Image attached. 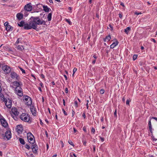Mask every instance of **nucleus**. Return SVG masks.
Wrapping results in <instances>:
<instances>
[{"mask_svg": "<svg viewBox=\"0 0 157 157\" xmlns=\"http://www.w3.org/2000/svg\"><path fill=\"white\" fill-rule=\"evenodd\" d=\"M83 130L85 132H86V127L85 126H84L83 128Z\"/></svg>", "mask_w": 157, "mask_h": 157, "instance_id": "nucleus-48", "label": "nucleus"}, {"mask_svg": "<svg viewBox=\"0 0 157 157\" xmlns=\"http://www.w3.org/2000/svg\"><path fill=\"white\" fill-rule=\"evenodd\" d=\"M20 118L21 120L25 122H29L30 120L28 114L25 113L21 114L20 116Z\"/></svg>", "mask_w": 157, "mask_h": 157, "instance_id": "nucleus-2", "label": "nucleus"}, {"mask_svg": "<svg viewBox=\"0 0 157 157\" xmlns=\"http://www.w3.org/2000/svg\"><path fill=\"white\" fill-rule=\"evenodd\" d=\"M68 143L73 147L74 146V145L73 143L72 142V141L71 140H69L68 141Z\"/></svg>", "mask_w": 157, "mask_h": 157, "instance_id": "nucleus-32", "label": "nucleus"}, {"mask_svg": "<svg viewBox=\"0 0 157 157\" xmlns=\"http://www.w3.org/2000/svg\"><path fill=\"white\" fill-rule=\"evenodd\" d=\"M19 67L20 70L22 71L23 74H25V71L24 69H23L21 67Z\"/></svg>", "mask_w": 157, "mask_h": 157, "instance_id": "nucleus-30", "label": "nucleus"}, {"mask_svg": "<svg viewBox=\"0 0 157 157\" xmlns=\"http://www.w3.org/2000/svg\"><path fill=\"white\" fill-rule=\"evenodd\" d=\"M17 49L20 51H22L24 49V48L22 46L18 45L17 47Z\"/></svg>", "mask_w": 157, "mask_h": 157, "instance_id": "nucleus-26", "label": "nucleus"}, {"mask_svg": "<svg viewBox=\"0 0 157 157\" xmlns=\"http://www.w3.org/2000/svg\"><path fill=\"white\" fill-rule=\"evenodd\" d=\"M65 92L66 93H67L68 92V89L67 88H66L65 89Z\"/></svg>", "mask_w": 157, "mask_h": 157, "instance_id": "nucleus-45", "label": "nucleus"}, {"mask_svg": "<svg viewBox=\"0 0 157 157\" xmlns=\"http://www.w3.org/2000/svg\"><path fill=\"white\" fill-rule=\"evenodd\" d=\"M49 2L51 3H53L52 0H49Z\"/></svg>", "mask_w": 157, "mask_h": 157, "instance_id": "nucleus-64", "label": "nucleus"}, {"mask_svg": "<svg viewBox=\"0 0 157 157\" xmlns=\"http://www.w3.org/2000/svg\"><path fill=\"white\" fill-rule=\"evenodd\" d=\"M82 116H83V117L84 118H85V117H86V115H85V113H83Z\"/></svg>", "mask_w": 157, "mask_h": 157, "instance_id": "nucleus-53", "label": "nucleus"}, {"mask_svg": "<svg viewBox=\"0 0 157 157\" xmlns=\"http://www.w3.org/2000/svg\"><path fill=\"white\" fill-rule=\"evenodd\" d=\"M13 27L9 25H7L6 27V29L7 31H12L13 30Z\"/></svg>", "mask_w": 157, "mask_h": 157, "instance_id": "nucleus-18", "label": "nucleus"}, {"mask_svg": "<svg viewBox=\"0 0 157 157\" xmlns=\"http://www.w3.org/2000/svg\"><path fill=\"white\" fill-rule=\"evenodd\" d=\"M100 140H101L102 142H103L104 141V138H100Z\"/></svg>", "mask_w": 157, "mask_h": 157, "instance_id": "nucleus-52", "label": "nucleus"}, {"mask_svg": "<svg viewBox=\"0 0 157 157\" xmlns=\"http://www.w3.org/2000/svg\"><path fill=\"white\" fill-rule=\"evenodd\" d=\"M0 121L3 126L5 127H7L8 124L5 119L3 117L1 118Z\"/></svg>", "mask_w": 157, "mask_h": 157, "instance_id": "nucleus-11", "label": "nucleus"}, {"mask_svg": "<svg viewBox=\"0 0 157 157\" xmlns=\"http://www.w3.org/2000/svg\"><path fill=\"white\" fill-rule=\"evenodd\" d=\"M25 147L28 149H29L30 148V147L28 144H26L25 146Z\"/></svg>", "mask_w": 157, "mask_h": 157, "instance_id": "nucleus-36", "label": "nucleus"}, {"mask_svg": "<svg viewBox=\"0 0 157 157\" xmlns=\"http://www.w3.org/2000/svg\"><path fill=\"white\" fill-rule=\"evenodd\" d=\"M142 14V13L141 12L137 13V12H135V14H136V15H139V14Z\"/></svg>", "mask_w": 157, "mask_h": 157, "instance_id": "nucleus-44", "label": "nucleus"}, {"mask_svg": "<svg viewBox=\"0 0 157 157\" xmlns=\"http://www.w3.org/2000/svg\"><path fill=\"white\" fill-rule=\"evenodd\" d=\"M66 21L70 25H71L72 23L69 19H66Z\"/></svg>", "mask_w": 157, "mask_h": 157, "instance_id": "nucleus-33", "label": "nucleus"}, {"mask_svg": "<svg viewBox=\"0 0 157 157\" xmlns=\"http://www.w3.org/2000/svg\"><path fill=\"white\" fill-rule=\"evenodd\" d=\"M24 100L25 101L26 104L28 105H31L32 103V99L28 96H24Z\"/></svg>", "mask_w": 157, "mask_h": 157, "instance_id": "nucleus-3", "label": "nucleus"}, {"mask_svg": "<svg viewBox=\"0 0 157 157\" xmlns=\"http://www.w3.org/2000/svg\"><path fill=\"white\" fill-rule=\"evenodd\" d=\"M11 134L10 131H7L5 133V137H11Z\"/></svg>", "mask_w": 157, "mask_h": 157, "instance_id": "nucleus-14", "label": "nucleus"}, {"mask_svg": "<svg viewBox=\"0 0 157 157\" xmlns=\"http://www.w3.org/2000/svg\"><path fill=\"white\" fill-rule=\"evenodd\" d=\"M30 19L31 20V22L33 25H34L35 26V29H36L37 28V25H44L46 24L45 21L42 19H40L39 17H32Z\"/></svg>", "mask_w": 157, "mask_h": 157, "instance_id": "nucleus-1", "label": "nucleus"}, {"mask_svg": "<svg viewBox=\"0 0 157 157\" xmlns=\"http://www.w3.org/2000/svg\"><path fill=\"white\" fill-rule=\"evenodd\" d=\"M152 140L153 141H155L156 140H157V139H155V138H152Z\"/></svg>", "mask_w": 157, "mask_h": 157, "instance_id": "nucleus-62", "label": "nucleus"}, {"mask_svg": "<svg viewBox=\"0 0 157 157\" xmlns=\"http://www.w3.org/2000/svg\"><path fill=\"white\" fill-rule=\"evenodd\" d=\"M30 110L32 114L34 116H36V110L35 108L33 106H32L30 108Z\"/></svg>", "mask_w": 157, "mask_h": 157, "instance_id": "nucleus-13", "label": "nucleus"}, {"mask_svg": "<svg viewBox=\"0 0 157 157\" xmlns=\"http://www.w3.org/2000/svg\"><path fill=\"white\" fill-rule=\"evenodd\" d=\"M8 22H6L4 24V25L6 27L7 25H8Z\"/></svg>", "mask_w": 157, "mask_h": 157, "instance_id": "nucleus-43", "label": "nucleus"}, {"mask_svg": "<svg viewBox=\"0 0 157 157\" xmlns=\"http://www.w3.org/2000/svg\"><path fill=\"white\" fill-rule=\"evenodd\" d=\"M52 14V13H50L48 14V15L47 18L48 19V21H50L51 20Z\"/></svg>", "mask_w": 157, "mask_h": 157, "instance_id": "nucleus-27", "label": "nucleus"}, {"mask_svg": "<svg viewBox=\"0 0 157 157\" xmlns=\"http://www.w3.org/2000/svg\"><path fill=\"white\" fill-rule=\"evenodd\" d=\"M83 142V144L84 145H86V141H85V140H83L82 141Z\"/></svg>", "mask_w": 157, "mask_h": 157, "instance_id": "nucleus-50", "label": "nucleus"}, {"mask_svg": "<svg viewBox=\"0 0 157 157\" xmlns=\"http://www.w3.org/2000/svg\"><path fill=\"white\" fill-rule=\"evenodd\" d=\"M100 93L101 94H103L105 92V90L103 89H101L100 90Z\"/></svg>", "mask_w": 157, "mask_h": 157, "instance_id": "nucleus-35", "label": "nucleus"}, {"mask_svg": "<svg viewBox=\"0 0 157 157\" xmlns=\"http://www.w3.org/2000/svg\"><path fill=\"white\" fill-rule=\"evenodd\" d=\"M13 84L14 86H16V87H20V84L19 82H17V81H14L13 82Z\"/></svg>", "mask_w": 157, "mask_h": 157, "instance_id": "nucleus-28", "label": "nucleus"}, {"mask_svg": "<svg viewBox=\"0 0 157 157\" xmlns=\"http://www.w3.org/2000/svg\"><path fill=\"white\" fill-rule=\"evenodd\" d=\"M151 118L157 121V117H152Z\"/></svg>", "mask_w": 157, "mask_h": 157, "instance_id": "nucleus-51", "label": "nucleus"}, {"mask_svg": "<svg viewBox=\"0 0 157 157\" xmlns=\"http://www.w3.org/2000/svg\"><path fill=\"white\" fill-rule=\"evenodd\" d=\"M60 142L61 144H62V147H63L64 146V144H63V141L61 140L60 141Z\"/></svg>", "mask_w": 157, "mask_h": 157, "instance_id": "nucleus-46", "label": "nucleus"}, {"mask_svg": "<svg viewBox=\"0 0 157 157\" xmlns=\"http://www.w3.org/2000/svg\"><path fill=\"white\" fill-rule=\"evenodd\" d=\"M95 62H96V59H95V60H94L92 62V63L93 64H94V63H95Z\"/></svg>", "mask_w": 157, "mask_h": 157, "instance_id": "nucleus-60", "label": "nucleus"}, {"mask_svg": "<svg viewBox=\"0 0 157 157\" xmlns=\"http://www.w3.org/2000/svg\"><path fill=\"white\" fill-rule=\"evenodd\" d=\"M25 22L23 21H21L19 23H18V25L20 27H23L24 26Z\"/></svg>", "mask_w": 157, "mask_h": 157, "instance_id": "nucleus-24", "label": "nucleus"}, {"mask_svg": "<svg viewBox=\"0 0 157 157\" xmlns=\"http://www.w3.org/2000/svg\"><path fill=\"white\" fill-rule=\"evenodd\" d=\"M4 101L5 102V105L8 108L10 109L12 106V103L10 100H9L8 101H7L6 99L4 98Z\"/></svg>", "mask_w": 157, "mask_h": 157, "instance_id": "nucleus-10", "label": "nucleus"}, {"mask_svg": "<svg viewBox=\"0 0 157 157\" xmlns=\"http://www.w3.org/2000/svg\"><path fill=\"white\" fill-rule=\"evenodd\" d=\"M137 57V55H134L133 56V60H135Z\"/></svg>", "mask_w": 157, "mask_h": 157, "instance_id": "nucleus-31", "label": "nucleus"}, {"mask_svg": "<svg viewBox=\"0 0 157 157\" xmlns=\"http://www.w3.org/2000/svg\"><path fill=\"white\" fill-rule=\"evenodd\" d=\"M118 42L116 41V42H113L112 44L110 46V48H113L116 46H117L118 44Z\"/></svg>", "mask_w": 157, "mask_h": 157, "instance_id": "nucleus-19", "label": "nucleus"}, {"mask_svg": "<svg viewBox=\"0 0 157 157\" xmlns=\"http://www.w3.org/2000/svg\"><path fill=\"white\" fill-rule=\"evenodd\" d=\"M62 111L65 115H67V113L65 112V110L63 109H62Z\"/></svg>", "mask_w": 157, "mask_h": 157, "instance_id": "nucleus-39", "label": "nucleus"}, {"mask_svg": "<svg viewBox=\"0 0 157 157\" xmlns=\"http://www.w3.org/2000/svg\"><path fill=\"white\" fill-rule=\"evenodd\" d=\"M63 105L65 106V102L64 99L63 100Z\"/></svg>", "mask_w": 157, "mask_h": 157, "instance_id": "nucleus-55", "label": "nucleus"}, {"mask_svg": "<svg viewBox=\"0 0 157 157\" xmlns=\"http://www.w3.org/2000/svg\"><path fill=\"white\" fill-rule=\"evenodd\" d=\"M125 101V97H124L122 98V101L123 102H124Z\"/></svg>", "mask_w": 157, "mask_h": 157, "instance_id": "nucleus-58", "label": "nucleus"}, {"mask_svg": "<svg viewBox=\"0 0 157 157\" xmlns=\"http://www.w3.org/2000/svg\"><path fill=\"white\" fill-rule=\"evenodd\" d=\"M119 17L120 18H121L122 17V15L121 13H119Z\"/></svg>", "mask_w": 157, "mask_h": 157, "instance_id": "nucleus-54", "label": "nucleus"}, {"mask_svg": "<svg viewBox=\"0 0 157 157\" xmlns=\"http://www.w3.org/2000/svg\"><path fill=\"white\" fill-rule=\"evenodd\" d=\"M73 130H74V133L76 132L77 131L76 130V129L75 128H73Z\"/></svg>", "mask_w": 157, "mask_h": 157, "instance_id": "nucleus-56", "label": "nucleus"}, {"mask_svg": "<svg viewBox=\"0 0 157 157\" xmlns=\"http://www.w3.org/2000/svg\"><path fill=\"white\" fill-rule=\"evenodd\" d=\"M37 147L35 145H33L32 146V150L34 153H36L37 151Z\"/></svg>", "mask_w": 157, "mask_h": 157, "instance_id": "nucleus-17", "label": "nucleus"}, {"mask_svg": "<svg viewBox=\"0 0 157 157\" xmlns=\"http://www.w3.org/2000/svg\"><path fill=\"white\" fill-rule=\"evenodd\" d=\"M75 106L76 108H77L78 107V106L77 101H75Z\"/></svg>", "mask_w": 157, "mask_h": 157, "instance_id": "nucleus-40", "label": "nucleus"}, {"mask_svg": "<svg viewBox=\"0 0 157 157\" xmlns=\"http://www.w3.org/2000/svg\"><path fill=\"white\" fill-rule=\"evenodd\" d=\"M41 77L42 78H44V76L43 74L41 75Z\"/></svg>", "mask_w": 157, "mask_h": 157, "instance_id": "nucleus-63", "label": "nucleus"}, {"mask_svg": "<svg viewBox=\"0 0 157 157\" xmlns=\"http://www.w3.org/2000/svg\"><path fill=\"white\" fill-rule=\"evenodd\" d=\"M20 143L22 144H25V142L24 139L22 138H19V139Z\"/></svg>", "mask_w": 157, "mask_h": 157, "instance_id": "nucleus-29", "label": "nucleus"}, {"mask_svg": "<svg viewBox=\"0 0 157 157\" xmlns=\"http://www.w3.org/2000/svg\"><path fill=\"white\" fill-rule=\"evenodd\" d=\"M131 30V28L130 27H128L126 28V29H124V32L127 34H128V32L130 31Z\"/></svg>", "mask_w": 157, "mask_h": 157, "instance_id": "nucleus-25", "label": "nucleus"}, {"mask_svg": "<svg viewBox=\"0 0 157 157\" xmlns=\"http://www.w3.org/2000/svg\"><path fill=\"white\" fill-rule=\"evenodd\" d=\"M31 5V3H29L28 4L25 5L24 8L25 10L28 11H31L33 9V7Z\"/></svg>", "mask_w": 157, "mask_h": 157, "instance_id": "nucleus-8", "label": "nucleus"}, {"mask_svg": "<svg viewBox=\"0 0 157 157\" xmlns=\"http://www.w3.org/2000/svg\"><path fill=\"white\" fill-rule=\"evenodd\" d=\"M117 109H116L115 110V111L114 113V116L116 118L117 117Z\"/></svg>", "mask_w": 157, "mask_h": 157, "instance_id": "nucleus-37", "label": "nucleus"}, {"mask_svg": "<svg viewBox=\"0 0 157 157\" xmlns=\"http://www.w3.org/2000/svg\"><path fill=\"white\" fill-rule=\"evenodd\" d=\"M148 125L149 126V128L150 131L151 133L152 132V127H151V119H150L149 121L148 122Z\"/></svg>", "mask_w": 157, "mask_h": 157, "instance_id": "nucleus-23", "label": "nucleus"}, {"mask_svg": "<svg viewBox=\"0 0 157 157\" xmlns=\"http://www.w3.org/2000/svg\"><path fill=\"white\" fill-rule=\"evenodd\" d=\"M121 5L122 6H123V7H124V4L122 3V2H121Z\"/></svg>", "mask_w": 157, "mask_h": 157, "instance_id": "nucleus-59", "label": "nucleus"}, {"mask_svg": "<svg viewBox=\"0 0 157 157\" xmlns=\"http://www.w3.org/2000/svg\"><path fill=\"white\" fill-rule=\"evenodd\" d=\"M35 26L33 25L30 21L29 22V23L25 24L24 26V29H29L33 28L35 29Z\"/></svg>", "mask_w": 157, "mask_h": 157, "instance_id": "nucleus-4", "label": "nucleus"}, {"mask_svg": "<svg viewBox=\"0 0 157 157\" xmlns=\"http://www.w3.org/2000/svg\"><path fill=\"white\" fill-rule=\"evenodd\" d=\"M44 10L46 12H48L50 10H51V9L48 7L47 6H43Z\"/></svg>", "mask_w": 157, "mask_h": 157, "instance_id": "nucleus-20", "label": "nucleus"}, {"mask_svg": "<svg viewBox=\"0 0 157 157\" xmlns=\"http://www.w3.org/2000/svg\"><path fill=\"white\" fill-rule=\"evenodd\" d=\"M111 36L110 35L106 36L104 39V41H109L111 39Z\"/></svg>", "mask_w": 157, "mask_h": 157, "instance_id": "nucleus-22", "label": "nucleus"}, {"mask_svg": "<svg viewBox=\"0 0 157 157\" xmlns=\"http://www.w3.org/2000/svg\"><path fill=\"white\" fill-rule=\"evenodd\" d=\"M109 26L110 27V28L111 29V30H112L113 29V27L110 24H109Z\"/></svg>", "mask_w": 157, "mask_h": 157, "instance_id": "nucleus-41", "label": "nucleus"}, {"mask_svg": "<svg viewBox=\"0 0 157 157\" xmlns=\"http://www.w3.org/2000/svg\"><path fill=\"white\" fill-rule=\"evenodd\" d=\"M28 141L31 144H34L35 142V138H27Z\"/></svg>", "mask_w": 157, "mask_h": 157, "instance_id": "nucleus-15", "label": "nucleus"}, {"mask_svg": "<svg viewBox=\"0 0 157 157\" xmlns=\"http://www.w3.org/2000/svg\"><path fill=\"white\" fill-rule=\"evenodd\" d=\"M151 41H153L154 43L156 42V40H155L154 39L152 38L151 39Z\"/></svg>", "mask_w": 157, "mask_h": 157, "instance_id": "nucleus-47", "label": "nucleus"}, {"mask_svg": "<svg viewBox=\"0 0 157 157\" xmlns=\"http://www.w3.org/2000/svg\"><path fill=\"white\" fill-rule=\"evenodd\" d=\"M16 16L19 20H21L23 18V15L21 13H18L17 14Z\"/></svg>", "mask_w": 157, "mask_h": 157, "instance_id": "nucleus-16", "label": "nucleus"}, {"mask_svg": "<svg viewBox=\"0 0 157 157\" xmlns=\"http://www.w3.org/2000/svg\"><path fill=\"white\" fill-rule=\"evenodd\" d=\"M16 131L19 134L21 133L22 131H23V128L22 125L21 124L18 125L16 127Z\"/></svg>", "mask_w": 157, "mask_h": 157, "instance_id": "nucleus-9", "label": "nucleus"}, {"mask_svg": "<svg viewBox=\"0 0 157 157\" xmlns=\"http://www.w3.org/2000/svg\"><path fill=\"white\" fill-rule=\"evenodd\" d=\"M2 68L4 73L6 74L9 73L11 71V69L10 67L7 65L3 66L2 67Z\"/></svg>", "mask_w": 157, "mask_h": 157, "instance_id": "nucleus-7", "label": "nucleus"}, {"mask_svg": "<svg viewBox=\"0 0 157 157\" xmlns=\"http://www.w3.org/2000/svg\"><path fill=\"white\" fill-rule=\"evenodd\" d=\"M15 93L19 96H22L23 93L22 89L21 87H16L15 88Z\"/></svg>", "mask_w": 157, "mask_h": 157, "instance_id": "nucleus-5", "label": "nucleus"}, {"mask_svg": "<svg viewBox=\"0 0 157 157\" xmlns=\"http://www.w3.org/2000/svg\"><path fill=\"white\" fill-rule=\"evenodd\" d=\"M64 76L66 80H67V76L66 75H64Z\"/></svg>", "mask_w": 157, "mask_h": 157, "instance_id": "nucleus-61", "label": "nucleus"}, {"mask_svg": "<svg viewBox=\"0 0 157 157\" xmlns=\"http://www.w3.org/2000/svg\"><path fill=\"white\" fill-rule=\"evenodd\" d=\"M20 39V38H19L17 39V41H16V42L15 43L16 44H18L19 43V40Z\"/></svg>", "mask_w": 157, "mask_h": 157, "instance_id": "nucleus-42", "label": "nucleus"}, {"mask_svg": "<svg viewBox=\"0 0 157 157\" xmlns=\"http://www.w3.org/2000/svg\"><path fill=\"white\" fill-rule=\"evenodd\" d=\"M75 114V112H74L73 110H72V116H73Z\"/></svg>", "mask_w": 157, "mask_h": 157, "instance_id": "nucleus-57", "label": "nucleus"}, {"mask_svg": "<svg viewBox=\"0 0 157 157\" xmlns=\"http://www.w3.org/2000/svg\"><path fill=\"white\" fill-rule=\"evenodd\" d=\"M26 134L27 137H34V136L31 132H29L26 134V132H25V135Z\"/></svg>", "mask_w": 157, "mask_h": 157, "instance_id": "nucleus-21", "label": "nucleus"}, {"mask_svg": "<svg viewBox=\"0 0 157 157\" xmlns=\"http://www.w3.org/2000/svg\"><path fill=\"white\" fill-rule=\"evenodd\" d=\"M11 111L14 115L15 116L18 115L19 114V112L17 109L15 107H13L11 109Z\"/></svg>", "mask_w": 157, "mask_h": 157, "instance_id": "nucleus-12", "label": "nucleus"}, {"mask_svg": "<svg viewBox=\"0 0 157 157\" xmlns=\"http://www.w3.org/2000/svg\"><path fill=\"white\" fill-rule=\"evenodd\" d=\"M91 131L92 133H94L95 132V130L94 128H92Z\"/></svg>", "mask_w": 157, "mask_h": 157, "instance_id": "nucleus-38", "label": "nucleus"}, {"mask_svg": "<svg viewBox=\"0 0 157 157\" xmlns=\"http://www.w3.org/2000/svg\"><path fill=\"white\" fill-rule=\"evenodd\" d=\"M129 101L128 100H127L126 102V104L127 105L129 104Z\"/></svg>", "mask_w": 157, "mask_h": 157, "instance_id": "nucleus-49", "label": "nucleus"}, {"mask_svg": "<svg viewBox=\"0 0 157 157\" xmlns=\"http://www.w3.org/2000/svg\"><path fill=\"white\" fill-rule=\"evenodd\" d=\"M10 76L11 78L13 79L16 81H19L20 79L19 76L14 72L12 71L11 72Z\"/></svg>", "mask_w": 157, "mask_h": 157, "instance_id": "nucleus-6", "label": "nucleus"}, {"mask_svg": "<svg viewBox=\"0 0 157 157\" xmlns=\"http://www.w3.org/2000/svg\"><path fill=\"white\" fill-rule=\"evenodd\" d=\"M77 70V69L76 68H74L73 70V73L72 74V75L73 76L74 74L75 73V72Z\"/></svg>", "mask_w": 157, "mask_h": 157, "instance_id": "nucleus-34", "label": "nucleus"}]
</instances>
